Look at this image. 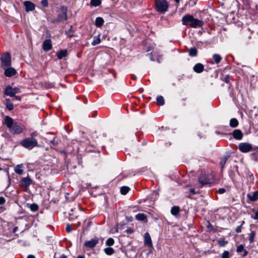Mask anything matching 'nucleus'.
Masks as SVG:
<instances>
[{
	"label": "nucleus",
	"instance_id": "48",
	"mask_svg": "<svg viewBox=\"0 0 258 258\" xmlns=\"http://www.w3.org/2000/svg\"><path fill=\"white\" fill-rule=\"evenodd\" d=\"M126 231L128 234H132V233H133L134 230L133 228H130L126 229Z\"/></svg>",
	"mask_w": 258,
	"mask_h": 258
},
{
	"label": "nucleus",
	"instance_id": "31",
	"mask_svg": "<svg viewBox=\"0 0 258 258\" xmlns=\"http://www.w3.org/2000/svg\"><path fill=\"white\" fill-rule=\"evenodd\" d=\"M101 1L100 0H91L90 5L93 7H97L101 5Z\"/></svg>",
	"mask_w": 258,
	"mask_h": 258
},
{
	"label": "nucleus",
	"instance_id": "18",
	"mask_svg": "<svg viewBox=\"0 0 258 258\" xmlns=\"http://www.w3.org/2000/svg\"><path fill=\"white\" fill-rule=\"evenodd\" d=\"M236 252L238 253H241L242 256H245L248 254V251L246 249H244V246L242 244H240L237 246Z\"/></svg>",
	"mask_w": 258,
	"mask_h": 258
},
{
	"label": "nucleus",
	"instance_id": "32",
	"mask_svg": "<svg viewBox=\"0 0 258 258\" xmlns=\"http://www.w3.org/2000/svg\"><path fill=\"white\" fill-rule=\"evenodd\" d=\"M104 252L106 254L110 255L114 253V250L111 247H107L104 249Z\"/></svg>",
	"mask_w": 258,
	"mask_h": 258
},
{
	"label": "nucleus",
	"instance_id": "13",
	"mask_svg": "<svg viewBox=\"0 0 258 258\" xmlns=\"http://www.w3.org/2000/svg\"><path fill=\"white\" fill-rule=\"evenodd\" d=\"M24 6L25 7V11L27 12L32 11L35 10V5L34 3L30 1H26L23 3Z\"/></svg>",
	"mask_w": 258,
	"mask_h": 258
},
{
	"label": "nucleus",
	"instance_id": "45",
	"mask_svg": "<svg viewBox=\"0 0 258 258\" xmlns=\"http://www.w3.org/2000/svg\"><path fill=\"white\" fill-rule=\"evenodd\" d=\"M226 191V190L224 188H220L219 189L218 192L220 194H223Z\"/></svg>",
	"mask_w": 258,
	"mask_h": 258
},
{
	"label": "nucleus",
	"instance_id": "39",
	"mask_svg": "<svg viewBox=\"0 0 258 258\" xmlns=\"http://www.w3.org/2000/svg\"><path fill=\"white\" fill-rule=\"evenodd\" d=\"M50 143L52 144V146L53 147H56L58 144V142L57 140H56V137L54 138V139L50 141Z\"/></svg>",
	"mask_w": 258,
	"mask_h": 258
},
{
	"label": "nucleus",
	"instance_id": "61",
	"mask_svg": "<svg viewBox=\"0 0 258 258\" xmlns=\"http://www.w3.org/2000/svg\"><path fill=\"white\" fill-rule=\"evenodd\" d=\"M132 79L135 80L136 79V76H135L134 75H132Z\"/></svg>",
	"mask_w": 258,
	"mask_h": 258
},
{
	"label": "nucleus",
	"instance_id": "53",
	"mask_svg": "<svg viewBox=\"0 0 258 258\" xmlns=\"http://www.w3.org/2000/svg\"><path fill=\"white\" fill-rule=\"evenodd\" d=\"M189 192H190V193H191L192 195H194L196 194L195 190L194 188H190L189 189Z\"/></svg>",
	"mask_w": 258,
	"mask_h": 258
},
{
	"label": "nucleus",
	"instance_id": "64",
	"mask_svg": "<svg viewBox=\"0 0 258 258\" xmlns=\"http://www.w3.org/2000/svg\"><path fill=\"white\" fill-rule=\"evenodd\" d=\"M177 3H179V0H174Z\"/></svg>",
	"mask_w": 258,
	"mask_h": 258
},
{
	"label": "nucleus",
	"instance_id": "59",
	"mask_svg": "<svg viewBox=\"0 0 258 258\" xmlns=\"http://www.w3.org/2000/svg\"><path fill=\"white\" fill-rule=\"evenodd\" d=\"M60 258H68V257L66 255L62 254L60 255Z\"/></svg>",
	"mask_w": 258,
	"mask_h": 258
},
{
	"label": "nucleus",
	"instance_id": "22",
	"mask_svg": "<svg viewBox=\"0 0 258 258\" xmlns=\"http://www.w3.org/2000/svg\"><path fill=\"white\" fill-rule=\"evenodd\" d=\"M179 211L180 208L178 206H173L171 209V213L175 217H178Z\"/></svg>",
	"mask_w": 258,
	"mask_h": 258
},
{
	"label": "nucleus",
	"instance_id": "43",
	"mask_svg": "<svg viewBox=\"0 0 258 258\" xmlns=\"http://www.w3.org/2000/svg\"><path fill=\"white\" fill-rule=\"evenodd\" d=\"M222 258H229V252L228 251H224L222 253Z\"/></svg>",
	"mask_w": 258,
	"mask_h": 258
},
{
	"label": "nucleus",
	"instance_id": "35",
	"mask_svg": "<svg viewBox=\"0 0 258 258\" xmlns=\"http://www.w3.org/2000/svg\"><path fill=\"white\" fill-rule=\"evenodd\" d=\"M255 237V232L254 231H251L249 234V241L250 243H252L254 241V238Z\"/></svg>",
	"mask_w": 258,
	"mask_h": 258
},
{
	"label": "nucleus",
	"instance_id": "4",
	"mask_svg": "<svg viewBox=\"0 0 258 258\" xmlns=\"http://www.w3.org/2000/svg\"><path fill=\"white\" fill-rule=\"evenodd\" d=\"M60 13L57 15L56 18L51 20L53 24L64 21L67 19V9L66 7L62 6L60 9Z\"/></svg>",
	"mask_w": 258,
	"mask_h": 258
},
{
	"label": "nucleus",
	"instance_id": "11",
	"mask_svg": "<svg viewBox=\"0 0 258 258\" xmlns=\"http://www.w3.org/2000/svg\"><path fill=\"white\" fill-rule=\"evenodd\" d=\"M147 246L149 247L148 252L146 253V255H148L153 252V250H154V247L152 244L151 237L149 234L147 232H146V247Z\"/></svg>",
	"mask_w": 258,
	"mask_h": 258
},
{
	"label": "nucleus",
	"instance_id": "50",
	"mask_svg": "<svg viewBox=\"0 0 258 258\" xmlns=\"http://www.w3.org/2000/svg\"><path fill=\"white\" fill-rule=\"evenodd\" d=\"M13 90H14V92H16V94L17 93H19L20 92V89L19 88H17V87L13 88Z\"/></svg>",
	"mask_w": 258,
	"mask_h": 258
},
{
	"label": "nucleus",
	"instance_id": "2",
	"mask_svg": "<svg viewBox=\"0 0 258 258\" xmlns=\"http://www.w3.org/2000/svg\"><path fill=\"white\" fill-rule=\"evenodd\" d=\"M214 177L215 175L213 173H201L198 178V181L200 184L199 187L201 188L205 185L213 183L214 182Z\"/></svg>",
	"mask_w": 258,
	"mask_h": 258
},
{
	"label": "nucleus",
	"instance_id": "57",
	"mask_svg": "<svg viewBox=\"0 0 258 258\" xmlns=\"http://www.w3.org/2000/svg\"><path fill=\"white\" fill-rule=\"evenodd\" d=\"M27 258H35V256L32 254L29 255Z\"/></svg>",
	"mask_w": 258,
	"mask_h": 258
},
{
	"label": "nucleus",
	"instance_id": "10",
	"mask_svg": "<svg viewBox=\"0 0 258 258\" xmlns=\"http://www.w3.org/2000/svg\"><path fill=\"white\" fill-rule=\"evenodd\" d=\"M238 149L242 152H248L251 151L252 145L248 143H241L238 145Z\"/></svg>",
	"mask_w": 258,
	"mask_h": 258
},
{
	"label": "nucleus",
	"instance_id": "19",
	"mask_svg": "<svg viewBox=\"0 0 258 258\" xmlns=\"http://www.w3.org/2000/svg\"><path fill=\"white\" fill-rule=\"evenodd\" d=\"M68 53L67 49H61L56 53V56L58 59H61L63 57L68 56Z\"/></svg>",
	"mask_w": 258,
	"mask_h": 258
},
{
	"label": "nucleus",
	"instance_id": "34",
	"mask_svg": "<svg viewBox=\"0 0 258 258\" xmlns=\"http://www.w3.org/2000/svg\"><path fill=\"white\" fill-rule=\"evenodd\" d=\"M157 103L158 105H163L164 104V98L161 96L157 97Z\"/></svg>",
	"mask_w": 258,
	"mask_h": 258
},
{
	"label": "nucleus",
	"instance_id": "51",
	"mask_svg": "<svg viewBox=\"0 0 258 258\" xmlns=\"http://www.w3.org/2000/svg\"><path fill=\"white\" fill-rule=\"evenodd\" d=\"M14 97H15L14 99L17 100L21 101V97L20 96L15 95V96H14Z\"/></svg>",
	"mask_w": 258,
	"mask_h": 258
},
{
	"label": "nucleus",
	"instance_id": "23",
	"mask_svg": "<svg viewBox=\"0 0 258 258\" xmlns=\"http://www.w3.org/2000/svg\"><path fill=\"white\" fill-rule=\"evenodd\" d=\"M5 104L6 105V108L8 110L11 111L14 109L13 104L11 102V101L10 99H6Z\"/></svg>",
	"mask_w": 258,
	"mask_h": 258
},
{
	"label": "nucleus",
	"instance_id": "9",
	"mask_svg": "<svg viewBox=\"0 0 258 258\" xmlns=\"http://www.w3.org/2000/svg\"><path fill=\"white\" fill-rule=\"evenodd\" d=\"M9 131L13 134H20L23 132V128L22 126L19 125L17 122H15L9 129Z\"/></svg>",
	"mask_w": 258,
	"mask_h": 258
},
{
	"label": "nucleus",
	"instance_id": "37",
	"mask_svg": "<svg viewBox=\"0 0 258 258\" xmlns=\"http://www.w3.org/2000/svg\"><path fill=\"white\" fill-rule=\"evenodd\" d=\"M136 218L138 220L143 221L145 219V215L144 214L139 213L136 215Z\"/></svg>",
	"mask_w": 258,
	"mask_h": 258
},
{
	"label": "nucleus",
	"instance_id": "41",
	"mask_svg": "<svg viewBox=\"0 0 258 258\" xmlns=\"http://www.w3.org/2000/svg\"><path fill=\"white\" fill-rule=\"evenodd\" d=\"M40 3L41 5L44 8H46L48 6V0H41Z\"/></svg>",
	"mask_w": 258,
	"mask_h": 258
},
{
	"label": "nucleus",
	"instance_id": "7",
	"mask_svg": "<svg viewBox=\"0 0 258 258\" xmlns=\"http://www.w3.org/2000/svg\"><path fill=\"white\" fill-rule=\"evenodd\" d=\"M32 180L29 176L23 177L19 183V186L22 188L25 191H27L29 186L32 183Z\"/></svg>",
	"mask_w": 258,
	"mask_h": 258
},
{
	"label": "nucleus",
	"instance_id": "27",
	"mask_svg": "<svg viewBox=\"0 0 258 258\" xmlns=\"http://www.w3.org/2000/svg\"><path fill=\"white\" fill-rule=\"evenodd\" d=\"M142 101L140 98H139V104H138V103L137 102H135L136 105L137 106H139V108H135V110H139V109L141 107V106L144 105V95L142 96Z\"/></svg>",
	"mask_w": 258,
	"mask_h": 258
},
{
	"label": "nucleus",
	"instance_id": "28",
	"mask_svg": "<svg viewBox=\"0 0 258 258\" xmlns=\"http://www.w3.org/2000/svg\"><path fill=\"white\" fill-rule=\"evenodd\" d=\"M238 125V121L236 118H232L230 121V125L232 127H236Z\"/></svg>",
	"mask_w": 258,
	"mask_h": 258
},
{
	"label": "nucleus",
	"instance_id": "3",
	"mask_svg": "<svg viewBox=\"0 0 258 258\" xmlns=\"http://www.w3.org/2000/svg\"><path fill=\"white\" fill-rule=\"evenodd\" d=\"M20 145L30 150L35 147L39 146L37 140L33 138H28L22 140L20 142Z\"/></svg>",
	"mask_w": 258,
	"mask_h": 258
},
{
	"label": "nucleus",
	"instance_id": "24",
	"mask_svg": "<svg viewBox=\"0 0 258 258\" xmlns=\"http://www.w3.org/2000/svg\"><path fill=\"white\" fill-rule=\"evenodd\" d=\"M104 23L103 19L101 17H97L95 20V25L99 28L101 27Z\"/></svg>",
	"mask_w": 258,
	"mask_h": 258
},
{
	"label": "nucleus",
	"instance_id": "30",
	"mask_svg": "<svg viewBox=\"0 0 258 258\" xmlns=\"http://www.w3.org/2000/svg\"><path fill=\"white\" fill-rule=\"evenodd\" d=\"M130 189V188L128 186H122L120 188V193L123 195H125L128 192Z\"/></svg>",
	"mask_w": 258,
	"mask_h": 258
},
{
	"label": "nucleus",
	"instance_id": "52",
	"mask_svg": "<svg viewBox=\"0 0 258 258\" xmlns=\"http://www.w3.org/2000/svg\"><path fill=\"white\" fill-rule=\"evenodd\" d=\"M108 71L113 75L114 78L115 79L116 78V74L114 72V71L113 70H109Z\"/></svg>",
	"mask_w": 258,
	"mask_h": 258
},
{
	"label": "nucleus",
	"instance_id": "47",
	"mask_svg": "<svg viewBox=\"0 0 258 258\" xmlns=\"http://www.w3.org/2000/svg\"><path fill=\"white\" fill-rule=\"evenodd\" d=\"M6 202L5 199L3 197H0V205L4 204Z\"/></svg>",
	"mask_w": 258,
	"mask_h": 258
},
{
	"label": "nucleus",
	"instance_id": "14",
	"mask_svg": "<svg viewBox=\"0 0 258 258\" xmlns=\"http://www.w3.org/2000/svg\"><path fill=\"white\" fill-rule=\"evenodd\" d=\"M14 123L13 119L9 116H6L3 121V123L5 124L9 129L13 126Z\"/></svg>",
	"mask_w": 258,
	"mask_h": 258
},
{
	"label": "nucleus",
	"instance_id": "17",
	"mask_svg": "<svg viewBox=\"0 0 258 258\" xmlns=\"http://www.w3.org/2000/svg\"><path fill=\"white\" fill-rule=\"evenodd\" d=\"M248 199L251 202H254L258 200V190L252 193L248 194L247 195Z\"/></svg>",
	"mask_w": 258,
	"mask_h": 258
},
{
	"label": "nucleus",
	"instance_id": "40",
	"mask_svg": "<svg viewBox=\"0 0 258 258\" xmlns=\"http://www.w3.org/2000/svg\"><path fill=\"white\" fill-rule=\"evenodd\" d=\"M227 243V241H225L224 239H220L218 240V244L221 246H224Z\"/></svg>",
	"mask_w": 258,
	"mask_h": 258
},
{
	"label": "nucleus",
	"instance_id": "36",
	"mask_svg": "<svg viewBox=\"0 0 258 258\" xmlns=\"http://www.w3.org/2000/svg\"><path fill=\"white\" fill-rule=\"evenodd\" d=\"M213 58L216 63H219L222 59L221 56L217 54H214Z\"/></svg>",
	"mask_w": 258,
	"mask_h": 258
},
{
	"label": "nucleus",
	"instance_id": "16",
	"mask_svg": "<svg viewBox=\"0 0 258 258\" xmlns=\"http://www.w3.org/2000/svg\"><path fill=\"white\" fill-rule=\"evenodd\" d=\"M4 94L10 97H14L16 95V92L14 91L13 88L12 87L8 85L4 90Z\"/></svg>",
	"mask_w": 258,
	"mask_h": 258
},
{
	"label": "nucleus",
	"instance_id": "49",
	"mask_svg": "<svg viewBox=\"0 0 258 258\" xmlns=\"http://www.w3.org/2000/svg\"><path fill=\"white\" fill-rule=\"evenodd\" d=\"M223 80L225 82L228 83L229 82V76H225V77L224 78Z\"/></svg>",
	"mask_w": 258,
	"mask_h": 258
},
{
	"label": "nucleus",
	"instance_id": "58",
	"mask_svg": "<svg viewBox=\"0 0 258 258\" xmlns=\"http://www.w3.org/2000/svg\"><path fill=\"white\" fill-rule=\"evenodd\" d=\"M229 157L228 156H225L224 158V161H226L228 159Z\"/></svg>",
	"mask_w": 258,
	"mask_h": 258
},
{
	"label": "nucleus",
	"instance_id": "21",
	"mask_svg": "<svg viewBox=\"0 0 258 258\" xmlns=\"http://www.w3.org/2000/svg\"><path fill=\"white\" fill-rule=\"evenodd\" d=\"M233 136L235 139L241 140L242 138L243 134L240 130H235L233 132Z\"/></svg>",
	"mask_w": 258,
	"mask_h": 258
},
{
	"label": "nucleus",
	"instance_id": "42",
	"mask_svg": "<svg viewBox=\"0 0 258 258\" xmlns=\"http://www.w3.org/2000/svg\"><path fill=\"white\" fill-rule=\"evenodd\" d=\"M30 209L32 211L35 212L38 210V207L36 204H32L31 205Z\"/></svg>",
	"mask_w": 258,
	"mask_h": 258
},
{
	"label": "nucleus",
	"instance_id": "26",
	"mask_svg": "<svg viewBox=\"0 0 258 258\" xmlns=\"http://www.w3.org/2000/svg\"><path fill=\"white\" fill-rule=\"evenodd\" d=\"M74 151V149H72V147L70 146H68L66 149V151H61L60 152L61 155H64L67 156L68 154H72Z\"/></svg>",
	"mask_w": 258,
	"mask_h": 258
},
{
	"label": "nucleus",
	"instance_id": "15",
	"mask_svg": "<svg viewBox=\"0 0 258 258\" xmlns=\"http://www.w3.org/2000/svg\"><path fill=\"white\" fill-rule=\"evenodd\" d=\"M52 45L50 39H46L42 44V48L45 51H48L52 49Z\"/></svg>",
	"mask_w": 258,
	"mask_h": 258
},
{
	"label": "nucleus",
	"instance_id": "60",
	"mask_svg": "<svg viewBox=\"0 0 258 258\" xmlns=\"http://www.w3.org/2000/svg\"><path fill=\"white\" fill-rule=\"evenodd\" d=\"M77 258H85L84 256L79 255L77 256Z\"/></svg>",
	"mask_w": 258,
	"mask_h": 258
},
{
	"label": "nucleus",
	"instance_id": "1",
	"mask_svg": "<svg viewBox=\"0 0 258 258\" xmlns=\"http://www.w3.org/2000/svg\"><path fill=\"white\" fill-rule=\"evenodd\" d=\"M182 23L184 25H188L191 28L202 27L204 22L201 20L195 19L192 15L187 14L182 18Z\"/></svg>",
	"mask_w": 258,
	"mask_h": 258
},
{
	"label": "nucleus",
	"instance_id": "12",
	"mask_svg": "<svg viewBox=\"0 0 258 258\" xmlns=\"http://www.w3.org/2000/svg\"><path fill=\"white\" fill-rule=\"evenodd\" d=\"M5 69V75L6 77H11L15 76L17 74L16 70L11 67H7Z\"/></svg>",
	"mask_w": 258,
	"mask_h": 258
},
{
	"label": "nucleus",
	"instance_id": "62",
	"mask_svg": "<svg viewBox=\"0 0 258 258\" xmlns=\"http://www.w3.org/2000/svg\"><path fill=\"white\" fill-rule=\"evenodd\" d=\"M17 229H18V228H17V227L15 228V229H14V232L16 231V230H17Z\"/></svg>",
	"mask_w": 258,
	"mask_h": 258
},
{
	"label": "nucleus",
	"instance_id": "44",
	"mask_svg": "<svg viewBox=\"0 0 258 258\" xmlns=\"http://www.w3.org/2000/svg\"><path fill=\"white\" fill-rule=\"evenodd\" d=\"M66 230L67 232L70 233L72 231V228L69 224H68L66 226Z\"/></svg>",
	"mask_w": 258,
	"mask_h": 258
},
{
	"label": "nucleus",
	"instance_id": "33",
	"mask_svg": "<svg viewBox=\"0 0 258 258\" xmlns=\"http://www.w3.org/2000/svg\"><path fill=\"white\" fill-rule=\"evenodd\" d=\"M100 42H101V40L99 37V36H98L97 37L95 36L94 37L93 41L92 42V45L93 46L99 44L100 43Z\"/></svg>",
	"mask_w": 258,
	"mask_h": 258
},
{
	"label": "nucleus",
	"instance_id": "38",
	"mask_svg": "<svg viewBox=\"0 0 258 258\" xmlns=\"http://www.w3.org/2000/svg\"><path fill=\"white\" fill-rule=\"evenodd\" d=\"M114 243V240L112 238H109L106 241V244L108 246H112Z\"/></svg>",
	"mask_w": 258,
	"mask_h": 258
},
{
	"label": "nucleus",
	"instance_id": "8",
	"mask_svg": "<svg viewBox=\"0 0 258 258\" xmlns=\"http://www.w3.org/2000/svg\"><path fill=\"white\" fill-rule=\"evenodd\" d=\"M99 242V238L97 237L91 239L90 240L86 241L84 243V246L87 248H93Z\"/></svg>",
	"mask_w": 258,
	"mask_h": 258
},
{
	"label": "nucleus",
	"instance_id": "6",
	"mask_svg": "<svg viewBox=\"0 0 258 258\" xmlns=\"http://www.w3.org/2000/svg\"><path fill=\"white\" fill-rule=\"evenodd\" d=\"M156 8L158 12L164 13L167 11L168 5L165 0H156Z\"/></svg>",
	"mask_w": 258,
	"mask_h": 258
},
{
	"label": "nucleus",
	"instance_id": "56",
	"mask_svg": "<svg viewBox=\"0 0 258 258\" xmlns=\"http://www.w3.org/2000/svg\"><path fill=\"white\" fill-rule=\"evenodd\" d=\"M36 132H33L31 134V138H33V137L34 136H36Z\"/></svg>",
	"mask_w": 258,
	"mask_h": 258
},
{
	"label": "nucleus",
	"instance_id": "20",
	"mask_svg": "<svg viewBox=\"0 0 258 258\" xmlns=\"http://www.w3.org/2000/svg\"><path fill=\"white\" fill-rule=\"evenodd\" d=\"M204 65L201 63L196 64L193 68L194 71L197 73H202L204 71Z\"/></svg>",
	"mask_w": 258,
	"mask_h": 258
},
{
	"label": "nucleus",
	"instance_id": "29",
	"mask_svg": "<svg viewBox=\"0 0 258 258\" xmlns=\"http://www.w3.org/2000/svg\"><path fill=\"white\" fill-rule=\"evenodd\" d=\"M198 54V50L196 48L192 47L189 49V55L191 56H196Z\"/></svg>",
	"mask_w": 258,
	"mask_h": 258
},
{
	"label": "nucleus",
	"instance_id": "5",
	"mask_svg": "<svg viewBox=\"0 0 258 258\" xmlns=\"http://www.w3.org/2000/svg\"><path fill=\"white\" fill-rule=\"evenodd\" d=\"M2 61V67L6 69L11 66V55L9 52L4 53L0 57Z\"/></svg>",
	"mask_w": 258,
	"mask_h": 258
},
{
	"label": "nucleus",
	"instance_id": "54",
	"mask_svg": "<svg viewBox=\"0 0 258 258\" xmlns=\"http://www.w3.org/2000/svg\"><path fill=\"white\" fill-rule=\"evenodd\" d=\"M150 57L151 60H154V58H153V54L152 52L150 53Z\"/></svg>",
	"mask_w": 258,
	"mask_h": 258
},
{
	"label": "nucleus",
	"instance_id": "55",
	"mask_svg": "<svg viewBox=\"0 0 258 258\" xmlns=\"http://www.w3.org/2000/svg\"><path fill=\"white\" fill-rule=\"evenodd\" d=\"M97 116V111H94L92 113V116L95 117Z\"/></svg>",
	"mask_w": 258,
	"mask_h": 258
},
{
	"label": "nucleus",
	"instance_id": "63",
	"mask_svg": "<svg viewBox=\"0 0 258 258\" xmlns=\"http://www.w3.org/2000/svg\"><path fill=\"white\" fill-rule=\"evenodd\" d=\"M144 110H142V111H141V114H143V113H144Z\"/></svg>",
	"mask_w": 258,
	"mask_h": 258
},
{
	"label": "nucleus",
	"instance_id": "46",
	"mask_svg": "<svg viewBox=\"0 0 258 258\" xmlns=\"http://www.w3.org/2000/svg\"><path fill=\"white\" fill-rule=\"evenodd\" d=\"M241 228H242V225L237 226L235 230L236 232L237 233H240L241 231Z\"/></svg>",
	"mask_w": 258,
	"mask_h": 258
},
{
	"label": "nucleus",
	"instance_id": "25",
	"mask_svg": "<svg viewBox=\"0 0 258 258\" xmlns=\"http://www.w3.org/2000/svg\"><path fill=\"white\" fill-rule=\"evenodd\" d=\"M23 166V164L17 165L15 168V172L19 175H22L23 173V170L22 169Z\"/></svg>",
	"mask_w": 258,
	"mask_h": 258
}]
</instances>
